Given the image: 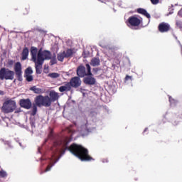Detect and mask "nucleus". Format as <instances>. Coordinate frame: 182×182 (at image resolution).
<instances>
[{"mask_svg": "<svg viewBox=\"0 0 182 182\" xmlns=\"http://www.w3.org/2000/svg\"><path fill=\"white\" fill-rule=\"evenodd\" d=\"M33 73V70H32V68L28 67L25 70V76L31 75Z\"/></svg>", "mask_w": 182, "mask_h": 182, "instance_id": "nucleus-25", "label": "nucleus"}, {"mask_svg": "<svg viewBox=\"0 0 182 182\" xmlns=\"http://www.w3.org/2000/svg\"><path fill=\"white\" fill-rule=\"evenodd\" d=\"M99 70H100V68H94L92 69V72L95 75H97V72H99Z\"/></svg>", "mask_w": 182, "mask_h": 182, "instance_id": "nucleus-29", "label": "nucleus"}, {"mask_svg": "<svg viewBox=\"0 0 182 182\" xmlns=\"http://www.w3.org/2000/svg\"><path fill=\"white\" fill-rule=\"evenodd\" d=\"M14 72L16 73V77H17V80H18V82H22L23 78L22 77V65L21 63L17 62L14 65Z\"/></svg>", "mask_w": 182, "mask_h": 182, "instance_id": "nucleus-9", "label": "nucleus"}, {"mask_svg": "<svg viewBox=\"0 0 182 182\" xmlns=\"http://www.w3.org/2000/svg\"><path fill=\"white\" fill-rule=\"evenodd\" d=\"M30 90H32L34 93H36L37 95H39L42 93V89L36 87V86L31 87L30 88Z\"/></svg>", "mask_w": 182, "mask_h": 182, "instance_id": "nucleus-23", "label": "nucleus"}, {"mask_svg": "<svg viewBox=\"0 0 182 182\" xmlns=\"http://www.w3.org/2000/svg\"><path fill=\"white\" fill-rule=\"evenodd\" d=\"M83 57H84V58H87V56L85 55V54H83Z\"/></svg>", "mask_w": 182, "mask_h": 182, "instance_id": "nucleus-37", "label": "nucleus"}, {"mask_svg": "<svg viewBox=\"0 0 182 182\" xmlns=\"http://www.w3.org/2000/svg\"><path fill=\"white\" fill-rule=\"evenodd\" d=\"M14 60H8L7 64L9 65V66H14Z\"/></svg>", "mask_w": 182, "mask_h": 182, "instance_id": "nucleus-30", "label": "nucleus"}, {"mask_svg": "<svg viewBox=\"0 0 182 182\" xmlns=\"http://www.w3.org/2000/svg\"><path fill=\"white\" fill-rule=\"evenodd\" d=\"M49 97L51 100V103L52 102H56V100H58V99H59V94L55 91H51L49 94Z\"/></svg>", "mask_w": 182, "mask_h": 182, "instance_id": "nucleus-17", "label": "nucleus"}, {"mask_svg": "<svg viewBox=\"0 0 182 182\" xmlns=\"http://www.w3.org/2000/svg\"><path fill=\"white\" fill-rule=\"evenodd\" d=\"M73 56V50L69 48L66 51L60 52L57 55V59L59 62H63L65 58L68 59V58H72Z\"/></svg>", "mask_w": 182, "mask_h": 182, "instance_id": "nucleus-7", "label": "nucleus"}, {"mask_svg": "<svg viewBox=\"0 0 182 182\" xmlns=\"http://www.w3.org/2000/svg\"><path fill=\"white\" fill-rule=\"evenodd\" d=\"M27 82H32L33 80V76L32 75H25Z\"/></svg>", "mask_w": 182, "mask_h": 182, "instance_id": "nucleus-27", "label": "nucleus"}, {"mask_svg": "<svg viewBox=\"0 0 182 182\" xmlns=\"http://www.w3.org/2000/svg\"><path fill=\"white\" fill-rule=\"evenodd\" d=\"M0 95H4V91L0 90Z\"/></svg>", "mask_w": 182, "mask_h": 182, "instance_id": "nucleus-36", "label": "nucleus"}, {"mask_svg": "<svg viewBox=\"0 0 182 182\" xmlns=\"http://www.w3.org/2000/svg\"><path fill=\"white\" fill-rule=\"evenodd\" d=\"M55 143L57 146H61V156H63L66 153V150H68V151L71 152L73 156L77 157L81 161H92V160H95L89 155L87 149L83 147L82 145L73 144L69 146L68 144L70 143V139L68 136H65L60 141H55Z\"/></svg>", "mask_w": 182, "mask_h": 182, "instance_id": "nucleus-1", "label": "nucleus"}, {"mask_svg": "<svg viewBox=\"0 0 182 182\" xmlns=\"http://www.w3.org/2000/svg\"><path fill=\"white\" fill-rule=\"evenodd\" d=\"M147 130V129H145L144 132H146Z\"/></svg>", "mask_w": 182, "mask_h": 182, "instance_id": "nucleus-38", "label": "nucleus"}, {"mask_svg": "<svg viewBox=\"0 0 182 182\" xmlns=\"http://www.w3.org/2000/svg\"><path fill=\"white\" fill-rule=\"evenodd\" d=\"M127 22L128 26H139L143 22V19L138 18L137 16H132L128 18Z\"/></svg>", "mask_w": 182, "mask_h": 182, "instance_id": "nucleus-8", "label": "nucleus"}, {"mask_svg": "<svg viewBox=\"0 0 182 182\" xmlns=\"http://www.w3.org/2000/svg\"><path fill=\"white\" fill-rule=\"evenodd\" d=\"M169 102L171 103V106H176L178 103L177 100L173 99L171 97H169Z\"/></svg>", "mask_w": 182, "mask_h": 182, "instance_id": "nucleus-26", "label": "nucleus"}, {"mask_svg": "<svg viewBox=\"0 0 182 182\" xmlns=\"http://www.w3.org/2000/svg\"><path fill=\"white\" fill-rule=\"evenodd\" d=\"M54 165H55V164H53V165H48L47 166V168H46V171H49L50 170V168H52V166Z\"/></svg>", "mask_w": 182, "mask_h": 182, "instance_id": "nucleus-32", "label": "nucleus"}, {"mask_svg": "<svg viewBox=\"0 0 182 182\" xmlns=\"http://www.w3.org/2000/svg\"><path fill=\"white\" fill-rule=\"evenodd\" d=\"M60 76V74L58 73H51L48 74V77H51V79H58Z\"/></svg>", "mask_w": 182, "mask_h": 182, "instance_id": "nucleus-24", "label": "nucleus"}, {"mask_svg": "<svg viewBox=\"0 0 182 182\" xmlns=\"http://www.w3.org/2000/svg\"><path fill=\"white\" fill-rule=\"evenodd\" d=\"M150 1L153 5H157V4L160 2V0H150Z\"/></svg>", "mask_w": 182, "mask_h": 182, "instance_id": "nucleus-31", "label": "nucleus"}, {"mask_svg": "<svg viewBox=\"0 0 182 182\" xmlns=\"http://www.w3.org/2000/svg\"><path fill=\"white\" fill-rule=\"evenodd\" d=\"M83 82L85 85H87L88 86H95L96 85V78L93 77V74L86 75L83 79Z\"/></svg>", "mask_w": 182, "mask_h": 182, "instance_id": "nucleus-10", "label": "nucleus"}, {"mask_svg": "<svg viewBox=\"0 0 182 182\" xmlns=\"http://www.w3.org/2000/svg\"><path fill=\"white\" fill-rule=\"evenodd\" d=\"M129 79H132V76L127 75V76L125 77V80H129Z\"/></svg>", "mask_w": 182, "mask_h": 182, "instance_id": "nucleus-33", "label": "nucleus"}, {"mask_svg": "<svg viewBox=\"0 0 182 182\" xmlns=\"http://www.w3.org/2000/svg\"><path fill=\"white\" fill-rule=\"evenodd\" d=\"M70 90H72V87L70 86L69 82H66L64 85L59 87V91L61 92H70Z\"/></svg>", "mask_w": 182, "mask_h": 182, "instance_id": "nucleus-15", "label": "nucleus"}, {"mask_svg": "<svg viewBox=\"0 0 182 182\" xmlns=\"http://www.w3.org/2000/svg\"><path fill=\"white\" fill-rule=\"evenodd\" d=\"M1 112L5 114L12 113H21L22 110L21 107L16 108V101L9 99L6 100L1 107Z\"/></svg>", "mask_w": 182, "mask_h": 182, "instance_id": "nucleus-4", "label": "nucleus"}, {"mask_svg": "<svg viewBox=\"0 0 182 182\" xmlns=\"http://www.w3.org/2000/svg\"><path fill=\"white\" fill-rule=\"evenodd\" d=\"M31 60L35 63L36 72L37 75H41L45 60L50 59V51L46 50H42V48L38 51L36 47H31Z\"/></svg>", "mask_w": 182, "mask_h": 182, "instance_id": "nucleus-2", "label": "nucleus"}, {"mask_svg": "<svg viewBox=\"0 0 182 182\" xmlns=\"http://www.w3.org/2000/svg\"><path fill=\"white\" fill-rule=\"evenodd\" d=\"M19 105L21 107H23V109H27L29 110L32 107V102L29 98L27 99H21L19 100Z\"/></svg>", "mask_w": 182, "mask_h": 182, "instance_id": "nucleus-11", "label": "nucleus"}, {"mask_svg": "<svg viewBox=\"0 0 182 182\" xmlns=\"http://www.w3.org/2000/svg\"><path fill=\"white\" fill-rule=\"evenodd\" d=\"M21 56H22V60H26V59H28V56H29V50L28 49L27 47H25L23 49V51L21 53Z\"/></svg>", "mask_w": 182, "mask_h": 182, "instance_id": "nucleus-18", "label": "nucleus"}, {"mask_svg": "<svg viewBox=\"0 0 182 182\" xmlns=\"http://www.w3.org/2000/svg\"><path fill=\"white\" fill-rule=\"evenodd\" d=\"M36 123V117L35 114H31L30 117V124L31 127H36L35 124Z\"/></svg>", "mask_w": 182, "mask_h": 182, "instance_id": "nucleus-21", "label": "nucleus"}, {"mask_svg": "<svg viewBox=\"0 0 182 182\" xmlns=\"http://www.w3.org/2000/svg\"><path fill=\"white\" fill-rule=\"evenodd\" d=\"M12 115L9 114H3L0 115V122H1V124H4V122L6 123V126L8 127L9 124H10L11 122H12Z\"/></svg>", "mask_w": 182, "mask_h": 182, "instance_id": "nucleus-14", "label": "nucleus"}, {"mask_svg": "<svg viewBox=\"0 0 182 182\" xmlns=\"http://www.w3.org/2000/svg\"><path fill=\"white\" fill-rule=\"evenodd\" d=\"M6 176H8V174L6 172H5V171H0V177L5 178Z\"/></svg>", "mask_w": 182, "mask_h": 182, "instance_id": "nucleus-28", "label": "nucleus"}, {"mask_svg": "<svg viewBox=\"0 0 182 182\" xmlns=\"http://www.w3.org/2000/svg\"><path fill=\"white\" fill-rule=\"evenodd\" d=\"M14 77H15V72L6 68H1L0 80H14Z\"/></svg>", "mask_w": 182, "mask_h": 182, "instance_id": "nucleus-5", "label": "nucleus"}, {"mask_svg": "<svg viewBox=\"0 0 182 182\" xmlns=\"http://www.w3.org/2000/svg\"><path fill=\"white\" fill-rule=\"evenodd\" d=\"M68 132H69L70 133H73V131L70 129V128H68Z\"/></svg>", "mask_w": 182, "mask_h": 182, "instance_id": "nucleus-34", "label": "nucleus"}, {"mask_svg": "<svg viewBox=\"0 0 182 182\" xmlns=\"http://www.w3.org/2000/svg\"><path fill=\"white\" fill-rule=\"evenodd\" d=\"M171 29V26L168 23L162 22L159 23L158 26V31L161 32V33H164L166 32H168Z\"/></svg>", "mask_w": 182, "mask_h": 182, "instance_id": "nucleus-12", "label": "nucleus"}, {"mask_svg": "<svg viewBox=\"0 0 182 182\" xmlns=\"http://www.w3.org/2000/svg\"><path fill=\"white\" fill-rule=\"evenodd\" d=\"M90 65L93 67L100 66V59L97 57H94L91 59Z\"/></svg>", "mask_w": 182, "mask_h": 182, "instance_id": "nucleus-16", "label": "nucleus"}, {"mask_svg": "<svg viewBox=\"0 0 182 182\" xmlns=\"http://www.w3.org/2000/svg\"><path fill=\"white\" fill-rule=\"evenodd\" d=\"M82 132H92V128L90 127V124L86 123L85 125L81 126Z\"/></svg>", "mask_w": 182, "mask_h": 182, "instance_id": "nucleus-20", "label": "nucleus"}, {"mask_svg": "<svg viewBox=\"0 0 182 182\" xmlns=\"http://www.w3.org/2000/svg\"><path fill=\"white\" fill-rule=\"evenodd\" d=\"M137 12L138 14H141V15H144V16H146L149 19L151 18L150 14L144 9L139 8L137 9Z\"/></svg>", "mask_w": 182, "mask_h": 182, "instance_id": "nucleus-19", "label": "nucleus"}, {"mask_svg": "<svg viewBox=\"0 0 182 182\" xmlns=\"http://www.w3.org/2000/svg\"><path fill=\"white\" fill-rule=\"evenodd\" d=\"M85 66L87 68V72L86 68L83 65H79L77 68V75L78 77H85V76H90L92 75V68L90 67V65L86 64Z\"/></svg>", "mask_w": 182, "mask_h": 182, "instance_id": "nucleus-6", "label": "nucleus"}, {"mask_svg": "<svg viewBox=\"0 0 182 182\" xmlns=\"http://www.w3.org/2000/svg\"><path fill=\"white\" fill-rule=\"evenodd\" d=\"M2 141L4 143V144H9V141H4V140H2Z\"/></svg>", "mask_w": 182, "mask_h": 182, "instance_id": "nucleus-35", "label": "nucleus"}, {"mask_svg": "<svg viewBox=\"0 0 182 182\" xmlns=\"http://www.w3.org/2000/svg\"><path fill=\"white\" fill-rule=\"evenodd\" d=\"M48 60H50V65H56V63H58V60H56V55L54 54V56L52 57V53H50V58H49Z\"/></svg>", "mask_w": 182, "mask_h": 182, "instance_id": "nucleus-22", "label": "nucleus"}, {"mask_svg": "<svg viewBox=\"0 0 182 182\" xmlns=\"http://www.w3.org/2000/svg\"><path fill=\"white\" fill-rule=\"evenodd\" d=\"M34 102L36 104L32 107L31 114H36L38 107H42V106H44V107H50V106L52 105L50 97L48 95H38L36 97Z\"/></svg>", "mask_w": 182, "mask_h": 182, "instance_id": "nucleus-3", "label": "nucleus"}, {"mask_svg": "<svg viewBox=\"0 0 182 182\" xmlns=\"http://www.w3.org/2000/svg\"><path fill=\"white\" fill-rule=\"evenodd\" d=\"M68 83L71 87H75L76 89L82 85V80H80V77H73Z\"/></svg>", "mask_w": 182, "mask_h": 182, "instance_id": "nucleus-13", "label": "nucleus"}]
</instances>
